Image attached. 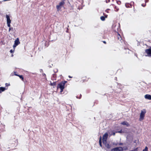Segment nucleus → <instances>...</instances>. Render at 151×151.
I'll list each match as a JSON object with an SVG mask.
<instances>
[{
	"mask_svg": "<svg viewBox=\"0 0 151 151\" xmlns=\"http://www.w3.org/2000/svg\"><path fill=\"white\" fill-rule=\"evenodd\" d=\"M101 139V137L99 139V145H100V146H101V147L102 146Z\"/></svg>",
	"mask_w": 151,
	"mask_h": 151,
	"instance_id": "14",
	"label": "nucleus"
},
{
	"mask_svg": "<svg viewBox=\"0 0 151 151\" xmlns=\"http://www.w3.org/2000/svg\"><path fill=\"white\" fill-rule=\"evenodd\" d=\"M14 50H10V52H11V53H12L13 52H14Z\"/></svg>",
	"mask_w": 151,
	"mask_h": 151,
	"instance_id": "22",
	"label": "nucleus"
},
{
	"mask_svg": "<svg viewBox=\"0 0 151 151\" xmlns=\"http://www.w3.org/2000/svg\"><path fill=\"white\" fill-rule=\"evenodd\" d=\"M65 2L64 1L60 2L59 4L56 6V8L58 11L60 10V9L63 7V5L64 4Z\"/></svg>",
	"mask_w": 151,
	"mask_h": 151,
	"instance_id": "3",
	"label": "nucleus"
},
{
	"mask_svg": "<svg viewBox=\"0 0 151 151\" xmlns=\"http://www.w3.org/2000/svg\"><path fill=\"white\" fill-rule=\"evenodd\" d=\"M111 151H123V149L121 147H119L112 149Z\"/></svg>",
	"mask_w": 151,
	"mask_h": 151,
	"instance_id": "7",
	"label": "nucleus"
},
{
	"mask_svg": "<svg viewBox=\"0 0 151 151\" xmlns=\"http://www.w3.org/2000/svg\"><path fill=\"white\" fill-rule=\"evenodd\" d=\"M15 75L16 76H19V78L22 79V80H23L24 78H23L22 75H17V74H15Z\"/></svg>",
	"mask_w": 151,
	"mask_h": 151,
	"instance_id": "13",
	"label": "nucleus"
},
{
	"mask_svg": "<svg viewBox=\"0 0 151 151\" xmlns=\"http://www.w3.org/2000/svg\"><path fill=\"white\" fill-rule=\"evenodd\" d=\"M146 113V111L145 109H144L141 111L139 116V121H142L144 119Z\"/></svg>",
	"mask_w": 151,
	"mask_h": 151,
	"instance_id": "2",
	"label": "nucleus"
},
{
	"mask_svg": "<svg viewBox=\"0 0 151 151\" xmlns=\"http://www.w3.org/2000/svg\"><path fill=\"white\" fill-rule=\"evenodd\" d=\"M56 84L55 82H53V83H51V86H55Z\"/></svg>",
	"mask_w": 151,
	"mask_h": 151,
	"instance_id": "18",
	"label": "nucleus"
},
{
	"mask_svg": "<svg viewBox=\"0 0 151 151\" xmlns=\"http://www.w3.org/2000/svg\"><path fill=\"white\" fill-rule=\"evenodd\" d=\"M137 149H138V148H137L134 149V150H130L129 151H138Z\"/></svg>",
	"mask_w": 151,
	"mask_h": 151,
	"instance_id": "17",
	"label": "nucleus"
},
{
	"mask_svg": "<svg viewBox=\"0 0 151 151\" xmlns=\"http://www.w3.org/2000/svg\"><path fill=\"white\" fill-rule=\"evenodd\" d=\"M121 124L124 125H126L128 127L129 126V124L126 122H124L121 123Z\"/></svg>",
	"mask_w": 151,
	"mask_h": 151,
	"instance_id": "11",
	"label": "nucleus"
},
{
	"mask_svg": "<svg viewBox=\"0 0 151 151\" xmlns=\"http://www.w3.org/2000/svg\"><path fill=\"white\" fill-rule=\"evenodd\" d=\"M5 84L6 86H7V85H8V83H6Z\"/></svg>",
	"mask_w": 151,
	"mask_h": 151,
	"instance_id": "25",
	"label": "nucleus"
},
{
	"mask_svg": "<svg viewBox=\"0 0 151 151\" xmlns=\"http://www.w3.org/2000/svg\"><path fill=\"white\" fill-rule=\"evenodd\" d=\"M9 32H10V31L11 30H13V28L12 27H9Z\"/></svg>",
	"mask_w": 151,
	"mask_h": 151,
	"instance_id": "19",
	"label": "nucleus"
},
{
	"mask_svg": "<svg viewBox=\"0 0 151 151\" xmlns=\"http://www.w3.org/2000/svg\"><path fill=\"white\" fill-rule=\"evenodd\" d=\"M103 42L104 43H106V42L105 41H103Z\"/></svg>",
	"mask_w": 151,
	"mask_h": 151,
	"instance_id": "24",
	"label": "nucleus"
},
{
	"mask_svg": "<svg viewBox=\"0 0 151 151\" xmlns=\"http://www.w3.org/2000/svg\"><path fill=\"white\" fill-rule=\"evenodd\" d=\"M148 148L147 147H146L143 150V151H148Z\"/></svg>",
	"mask_w": 151,
	"mask_h": 151,
	"instance_id": "16",
	"label": "nucleus"
},
{
	"mask_svg": "<svg viewBox=\"0 0 151 151\" xmlns=\"http://www.w3.org/2000/svg\"><path fill=\"white\" fill-rule=\"evenodd\" d=\"M145 98L146 99L151 100V95L149 94H146L145 96Z\"/></svg>",
	"mask_w": 151,
	"mask_h": 151,
	"instance_id": "9",
	"label": "nucleus"
},
{
	"mask_svg": "<svg viewBox=\"0 0 151 151\" xmlns=\"http://www.w3.org/2000/svg\"><path fill=\"white\" fill-rule=\"evenodd\" d=\"M145 52L149 56H151V49H147L145 50Z\"/></svg>",
	"mask_w": 151,
	"mask_h": 151,
	"instance_id": "8",
	"label": "nucleus"
},
{
	"mask_svg": "<svg viewBox=\"0 0 151 151\" xmlns=\"http://www.w3.org/2000/svg\"><path fill=\"white\" fill-rule=\"evenodd\" d=\"M20 43L19 39L18 38H17L14 41V43L13 45V47L14 48L17 45Z\"/></svg>",
	"mask_w": 151,
	"mask_h": 151,
	"instance_id": "6",
	"label": "nucleus"
},
{
	"mask_svg": "<svg viewBox=\"0 0 151 151\" xmlns=\"http://www.w3.org/2000/svg\"><path fill=\"white\" fill-rule=\"evenodd\" d=\"M6 18L7 26L9 27H11L10 23L11 22V20L10 19V17L8 15H6Z\"/></svg>",
	"mask_w": 151,
	"mask_h": 151,
	"instance_id": "4",
	"label": "nucleus"
},
{
	"mask_svg": "<svg viewBox=\"0 0 151 151\" xmlns=\"http://www.w3.org/2000/svg\"><path fill=\"white\" fill-rule=\"evenodd\" d=\"M5 90V88L3 87H1L0 88V93H1L2 91H3Z\"/></svg>",
	"mask_w": 151,
	"mask_h": 151,
	"instance_id": "12",
	"label": "nucleus"
},
{
	"mask_svg": "<svg viewBox=\"0 0 151 151\" xmlns=\"http://www.w3.org/2000/svg\"><path fill=\"white\" fill-rule=\"evenodd\" d=\"M112 134L113 135H115V132H113V134Z\"/></svg>",
	"mask_w": 151,
	"mask_h": 151,
	"instance_id": "23",
	"label": "nucleus"
},
{
	"mask_svg": "<svg viewBox=\"0 0 151 151\" xmlns=\"http://www.w3.org/2000/svg\"><path fill=\"white\" fill-rule=\"evenodd\" d=\"M118 132V133H122L123 132V131H122V130H120L119 131H118V132Z\"/></svg>",
	"mask_w": 151,
	"mask_h": 151,
	"instance_id": "20",
	"label": "nucleus"
},
{
	"mask_svg": "<svg viewBox=\"0 0 151 151\" xmlns=\"http://www.w3.org/2000/svg\"><path fill=\"white\" fill-rule=\"evenodd\" d=\"M101 19L102 21H104L105 19V17L104 16H101Z\"/></svg>",
	"mask_w": 151,
	"mask_h": 151,
	"instance_id": "15",
	"label": "nucleus"
},
{
	"mask_svg": "<svg viewBox=\"0 0 151 151\" xmlns=\"http://www.w3.org/2000/svg\"><path fill=\"white\" fill-rule=\"evenodd\" d=\"M104 145H105L106 147H107L108 149L110 148H111V146L109 145L108 143L106 142L105 143H103Z\"/></svg>",
	"mask_w": 151,
	"mask_h": 151,
	"instance_id": "10",
	"label": "nucleus"
},
{
	"mask_svg": "<svg viewBox=\"0 0 151 151\" xmlns=\"http://www.w3.org/2000/svg\"><path fill=\"white\" fill-rule=\"evenodd\" d=\"M119 36L118 37V38L119 40H120L121 39V37L119 34Z\"/></svg>",
	"mask_w": 151,
	"mask_h": 151,
	"instance_id": "21",
	"label": "nucleus"
},
{
	"mask_svg": "<svg viewBox=\"0 0 151 151\" xmlns=\"http://www.w3.org/2000/svg\"><path fill=\"white\" fill-rule=\"evenodd\" d=\"M107 15H106V16H105V18H107Z\"/></svg>",
	"mask_w": 151,
	"mask_h": 151,
	"instance_id": "26",
	"label": "nucleus"
},
{
	"mask_svg": "<svg viewBox=\"0 0 151 151\" xmlns=\"http://www.w3.org/2000/svg\"><path fill=\"white\" fill-rule=\"evenodd\" d=\"M66 81H64L61 82L59 83L57 86V88H60L61 89L60 92H62L63 91V89L64 88V86Z\"/></svg>",
	"mask_w": 151,
	"mask_h": 151,
	"instance_id": "1",
	"label": "nucleus"
},
{
	"mask_svg": "<svg viewBox=\"0 0 151 151\" xmlns=\"http://www.w3.org/2000/svg\"><path fill=\"white\" fill-rule=\"evenodd\" d=\"M108 136V134L106 133L103 136V143H105L106 142Z\"/></svg>",
	"mask_w": 151,
	"mask_h": 151,
	"instance_id": "5",
	"label": "nucleus"
},
{
	"mask_svg": "<svg viewBox=\"0 0 151 151\" xmlns=\"http://www.w3.org/2000/svg\"><path fill=\"white\" fill-rule=\"evenodd\" d=\"M69 78H72V77H70V76H69Z\"/></svg>",
	"mask_w": 151,
	"mask_h": 151,
	"instance_id": "27",
	"label": "nucleus"
}]
</instances>
